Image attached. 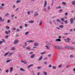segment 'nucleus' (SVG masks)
<instances>
[{
	"mask_svg": "<svg viewBox=\"0 0 75 75\" xmlns=\"http://www.w3.org/2000/svg\"><path fill=\"white\" fill-rule=\"evenodd\" d=\"M3 43V41H0V44H1Z\"/></svg>",
	"mask_w": 75,
	"mask_h": 75,
	"instance_id": "nucleus-52",
	"label": "nucleus"
},
{
	"mask_svg": "<svg viewBox=\"0 0 75 75\" xmlns=\"http://www.w3.org/2000/svg\"><path fill=\"white\" fill-rule=\"evenodd\" d=\"M67 40H68V41H70L71 40V39L69 38H67Z\"/></svg>",
	"mask_w": 75,
	"mask_h": 75,
	"instance_id": "nucleus-35",
	"label": "nucleus"
},
{
	"mask_svg": "<svg viewBox=\"0 0 75 75\" xmlns=\"http://www.w3.org/2000/svg\"><path fill=\"white\" fill-rule=\"evenodd\" d=\"M44 75H46L47 74V73L46 72H44Z\"/></svg>",
	"mask_w": 75,
	"mask_h": 75,
	"instance_id": "nucleus-45",
	"label": "nucleus"
},
{
	"mask_svg": "<svg viewBox=\"0 0 75 75\" xmlns=\"http://www.w3.org/2000/svg\"><path fill=\"white\" fill-rule=\"evenodd\" d=\"M34 54H32L31 55V58H34Z\"/></svg>",
	"mask_w": 75,
	"mask_h": 75,
	"instance_id": "nucleus-20",
	"label": "nucleus"
},
{
	"mask_svg": "<svg viewBox=\"0 0 75 75\" xmlns=\"http://www.w3.org/2000/svg\"><path fill=\"white\" fill-rule=\"evenodd\" d=\"M1 6H4V4H1Z\"/></svg>",
	"mask_w": 75,
	"mask_h": 75,
	"instance_id": "nucleus-62",
	"label": "nucleus"
},
{
	"mask_svg": "<svg viewBox=\"0 0 75 75\" xmlns=\"http://www.w3.org/2000/svg\"><path fill=\"white\" fill-rule=\"evenodd\" d=\"M56 41H61V39H58L56 40Z\"/></svg>",
	"mask_w": 75,
	"mask_h": 75,
	"instance_id": "nucleus-21",
	"label": "nucleus"
},
{
	"mask_svg": "<svg viewBox=\"0 0 75 75\" xmlns=\"http://www.w3.org/2000/svg\"><path fill=\"white\" fill-rule=\"evenodd\" d=\"M13 30H16V28H14L13 29Z\"/></svg>",
	"mask_w": 75,
	"mask_h": 75,
	"instance_id": "nucleus-64",
	"label": "nucleus"
},
{
	"mask_svg": "<svg viewBox=\"0 0 75 75\" xmlns=\"http://www.w3.org/2000/svg\"><path fill=\"white\" fill-rule=\"evenodd\" d=\"M64 20H65V19L64 18H61V21H63Z\"/></svg>",
	"mask_w": 75,
	"mask_h": 75,
	"instance_id": "nucleus-26",
	"label": "nucleus"
},
{
	"mask_svg": "<svg viewBox=\"0 0 75 75\" xmlns=\"http://www.w3.org/2000/svg\"><path fill=\"white\" fill-rule=\"evenodd\" d=\"M24 25H25V27H27V24H24Z\"/></svg>",
	"mask_w": 75,
	"mask_h": 75,
	"instance_id": "nucleus-54",
	"label": "nucleus"
},
{
	"mask_svg": "<svg viewBox=\"0 0 75 75\" xmlns=\"http://www.w3.org/2000/svg\"><path fill=\"white\" fill-rule=\"evenodd\" d=\"M18 40H15L14 42V43L15 44H17V43H18Z\"/></svg>",
	"mask_w": 75,
	"mask_h": 75,
	"instance_id": "nucleus-6",
	"label": "nucleus"
},
{
	"mask_svg": "<svg viewBox=\"0 0 75 75\" xmlns=\"http://www.w3.org/2000/svg\"><path fill=\"white\" fill-rule=\"evenodd\" d=\"M64 48H66L67 49H74V47H72L65 46Z\"/></svg>",
	"mask_w": 75,
	"mask_h": 75,
	"instance_id": "nucleus-2",
	"label": "nucleus"
},
{
	"mask_svg": "<svg viewBox=\"0 0 75 75\" xmlns=\"http://www.w3.org/2000/svg\"><path fill=\"white\" fill-rule=\"evenodd\" d=\"M20 1H21L20 0H18L16 1V3L18 4V3H20Z\"/></svg>",
	"mask_w": 75,
	"mask_h": 75,
	"instance_id": "nucleus-28",
	"label": "nucleus"
},
{
	"mask_svg": "<svg viewBox=\"0 0 75 75\" xmlns=\"http://www.w3.org/2000/svg\"><path fill=\"white\" fill-rule=\"evenodd\" d=\"M3 42H5V40H4V39H2V41Z\"/></svg>",
	"mask_w": 75,
	"mask_h": 75,
	"instance_id": "nucleus-44",
	"label": "nucleus"
},
{
	"mask_svg": "<svg viewBox=\"0 0 75 75\" xmlns=\"http://www.w3.org/2000/svg\"><path fill=\"white\" fill-rule=\"evenodd\" d=\"M62 4H63L64 5H65L66 4H65V3L64 2H62Z\"/></svg>",
	"mask_w": 75,
	"mask_h": 75,
	"instance_id": "nucleus-42",
	"label": "nucleus"
},
{
	"mask_svg": "<svg viewBox=\"0 0 75 75\" xmlns=\"http://www.w3.org/2000/svg\"><path fill=\"white\" fill-rule=\"evenodd\" d=\"M34 22V21L33 20H31L28 21V23H33Z\"/></svg>",
	"mask_w": 75,
	"mask_h": 75,
	"instance_id": "nucleus-10",
	"label": "nucleus"
},
{
	"mask_svg": "<svg viewBox=\"0 0 75 75\" xmlns=\"http://www.w3.org/2000/svg\"><path fill=\"white\" fill-rule=\"evenodd\" d=\"M58 8H59V9H61V6H59Z\"/></svg>",
	"mask_w": 75,
	"mask_h": 75,
	"instance_id": "nucleus-47",
	"label": "nucleus"
},
{
	"mask_svg": "<svg viewBox=\"0 0 75 75\" xmlns=\"http://www.w3.org/2000/svg\"><path fill=\"white\" fill-rule=\"evenodd\" d=\"M47 1H45L44 6V7H46V6H47Z\"/></svg>",
	"mask_w": 75,
	"mask_h": 75,
	"instance_id": "nucleus-4",
	"label": "nucleus"
},
{
	"mask_svg": "<svg viewBox=\"0 0 75 75\" xmlns=\"http://www.w3.org/2000/svg\"><path fill=\"white\" fill-rule=\"evenodd\" d=\"M27 14L29 15V14H30V11H28L27 12Z\"/></svg>",
	"mask_w": 75,
	"mask_h": 75,
	"instance_id": "nucleus-30",
	"label": "nucleus"
},
{
	"mask_svg": "<svg viewBox=\"0 0 75 75\" xmlns=\"http://www.w3.org/2000/svg\"><path fill=\"white\" fill-rule=\"evenodd\" d=\"M64 22L65 23V24H68V22L67 21H64Z\"/></svg>",
	"mask_w": 75,
	"mask_h": 75,
	"instance_id": "nucleus-31",
	"label": "nucleus"
},
{
	"mask_svg": "<svg viewBox=\"0 0 75 75\" xmlns=\"http://www.w3.org/2000/svg\"><path fill=\"white\" fill-rule=\"evenodd\" d=\"M11 50H13V51H14L15 50V48L14 47H11Z\"/></svg>",
	"mask_w": 75,
	"mask_h": 75,
	"instance_id": "nucleus-17",
	"label": "nucleus"
},
{
	"mask_svg": "<svg viewBox=\"0 0 75 75\" xmlns=\"http://www.w3.org/2000/svg\"><path fill=\"white\" fill-rule=\"evenodd\" d=\"M5 33L6 34H8V31H5Z\"/></svg>",
	"mask_w": 75,
	"mask_h": 75,
	"instance_id": "nucleus-48",
	"label": "nucleus"
},
{
	"mask_svg": "<svg viewBox=\"0 0 75 75\" xmlns=\"http://www.w3.org/2000/svg\"><path fill=\"white\" fill-rule=\"evenodd\" d=\"M42 59V56H41L40 57V58H39V60H41V59Z\"/></svg>",
	"mask_w": 75,
	"mask_h": 75,
	"instance_id": "nucleus-23",
	"label": "nucleus"
},
{
	"mask_svg": "<svg viewBox=\"0 0 75 75\" xmlns=\"http://www.w3.org/2000/svg\"><path fill=\"white\" fill-rule=\"evenodd\" d=\"M13 54V53H11L9 54L8 56H11V55H12Z\"/></svg>",
	"mask_w": 75,
	"mask_h": 75,
	"instance_id": "nucleus-29",
	"label": "nucleus"
},
{
	"mask_svg": "<svg viewBox=\"0 0 75 75\" xmlns=\"http://www.w3.org/2000/svg\"><path fill=\"white\" fill-rule=\"evenodd\" d=\"M52 68L55 69H56V67L54 66Z\"/></svg>",
	"mask_w": 75,
	"mask_h": 75,
	"instance_id": "nucleus-41",
	"label": "nucleus"
},
{
	"mask_svg": "<svg viewBox=\"0 0 75 75\" xmlns=\"http://www.w3.org/2000/svg\"><path fill=\"white\" fill-rule=\"evenodd\" d=\"M35 46V47H37V46H38V43H35L34 44Z\"/></svg>",
	"mask_w": 75,
	"mask_h": 75,
	"instance_id": "nucleus-19",
	"label": "nucleus"
},
{
	"mask_svg": "<svg viewBox=\"0 0 75 75\" xmlns=\"http://www.w3.org/2000/svg\"><path fill=\"white\" fill-rule=\"evenodd\" d=\"M64 35H67L68 34V33H64Z\"/></svg>",
	"mask_w": 75,
	"mask_h": 75,
	"instance_id": "nucleus-53",
	"label": "nucleus"
},
{
	"mask_svg": "<svg viewBox=\"0 0 75 75\" xmlns=\"http://www.w3.org/2000/svg\"><path fill=\"white\" fill-rule=\"evenodd\" d=\"M42 24V22H40L39 24V25H41Z\"/></svg>",
	"mask_w": 75,
	"mask_h": 75,
	"instance_id": "nucleus-55",
	"label": "nucleus"
},
{
	"mask_svg": "<svg viewBox=\"0 0 75 75\" xmlns=\"http://www.w3.org/2000/svg\"><path fill=\"white\" fill-rule=\"evenodd\" d=\"M19 31H20V30L17 29L16 30V31L18 32Z\"/></svg>",
	"mask_w": 75,
	"mask_h": 75,
	"instance_id": "nucleus-57",
	"label": "nucleus"
},
{
	"mask_svg": "<svg viewBox=\"0 0 75 75\" xmlns=\"http://www.w3.org/2000/svg\"><path fill=\"white\" fill-rule=\"evenodd\" d=\"M27 42H34V41L33 40H28L27 41Z\"/></svg>",
	"mask_w": 75,
	"mask_h": 75,
	"instance_id": "nucleus-12",
	"label": "nucleus"
},
{
	"mask_svg": "<svg viewBox=\"0 0 75 75\" xmlns=\"http://www.w3.org/2000/svg\"><path fill=\"white\" fill-rule=\"evenodd\" d=\"M0 8H1V9H3V8L2 6H0Z\"/></svg>",
	"mask_w": 75,
	"mask_h": 75,
	"instance_id": "nucleus-58",
	"label": "nucleus"
},
{
	"mask_svg": "<svg viewBox=\"0 0 75 75\" xmlns=\"http://www.w3.org/2000/svg\"><path fill=\"white\" fill-rule=\"evenodd\" d=\"M27 46V42H25V44L24 46H23V47H24V48H25V47Z\"/></svg>",
	"mask_w": 75,
	"mask_h": 75,
	"instance_id": "nucleus-8",
	"label": "nucleus"
},
{
	"mask_svg": "<svg viewBox=\"0 0 75 75\" xmlns=\"http://www.w3.org/2000/svg\"><path fill=\"white\" fill-rule=\"evenodd\" d=\"M57 21H58V22H59V23L60 22V20H59V19H57Z\"/></svg>",
	"mask_w": 75,
	"mask_h": 75,
	"instance_id": "nucleus-51",
	"label": "nucleus"
},
{
	"mask_svg": "<svg viewBox=\"0 0 75 75\" xmlns=\"http://www.w3.org/2000/svg\"><path fill=\"white\" fill-rule=\"evenodd\" d=\"M49 68H51V65H50L49 66Z\"/></svg>",
	"mask_w": 75,
	"mask_h": 75,
	"instance_id": "nucleus-59",
	"label": "nucleus"
},
{
	"mask_svg": "<svg viewBox=\"0 0 75 75\" xmlns=\"http://www.w3.org/2000/svg\"><path fill=\"white\" fill-rule=\"evenodd\" d=\"M55 48H57V49H59L60 50H62V47H61L59 46H54Z\"/></svg>",
	"mask_w": 75,
	"mask_h": 75,
	"instance_id": "nucleus-1",
	"label": "nucleus"
},
{
	"mask_svg": "<svg viewBox=\"0 0 75 75\" xmlns=\"http://www.w3.org/2000/svg\"><path fill=\"white\" fill-rule=\"evenodd\" d=\"M71 4L73 5H75V1H73L71 2Z\"/></svg>",
	"mask_w": 75,
	"mask_h": 75,
	"instance_id": "nucleus-16",
	"label": "nucleus"
},
{
	"mask_svg": "<svg viewBox=\"0 0 75 75\" xmlns=\"http://www.w3.org/2000/svg\"><path fill=\"white\" fill-rule=\"evenodd\" d=\"M46 44L47 45H48L49 47H50V46H51V44H50V43H48L47 42H46Z\"/></svg>",
	"mask_w": 75,
	"mask_h": 75,
	"instance_id": "nucleus-11",
	"label": "nucleus"
},
{
	"mask_svg": "<svg viewBox=\"0 0 75 75\" xmlns=\"http://www.w3.org/2000/svg\"><path fill=\"white\" fill-rule=\"evenodd\" d=\"M26 50H30L31 49V48L30 47H28L26 48Z\"/></svg>",
	"mask_w": 75,
	"mask_h": 75,
	"instance_id": "nucleus-22",
	"label": "nucleus"
},
{
	"mask_svg": "<svg viewBox=\"0 0 75 75\" xmlns=\"http://www.w3.org/2000/svg\"><path fill=\"white\" fill-rule=\"evenodd\" d=\"M37 69H41V68L40 67H38L37 68Z\"/></svg>",
	"mask_w": 75,
	"mask_h": 75,
	"instance_id": "nucleus-46",
	"label": "nucleus"
},
{
	"mask_svg": "<svg viewBox=\"0 0 75 75\" xmlns=\"http://www.w3.org/2000/svg\"><path fill=\"white\" fill-rule=\"evenodd\" d=\"M70 23L71 24H73V23H74V19H73V18H70Z\"/></svg>",
	"mask_w": 75,
	"mask_h": 75,
	"instance_id": "nucleus-3",
	"label": "nucleus"
},
{
	"mask_svg": "<svg viewBox=\"0 0 75 75\" xmlns=\"http://www.w3.org/2000/svg\"><path fill=\"white\" fill-rule=\"evenodd\" d=\"M8 15H9V14L8 13H7L6 14V17H7V16H8Z\"/></svg>",
	"mask_w": 75,
	"mask_h": 75,
	"instance_id": "nucleus-38",
	"label": "nucleus"
},
{
	"mask_svg": "<svg viewBox=\"0 0 75 75\" xmlns=\"http://www.w3.org/2000/svg\"><path fill=\"white\" fill-rule=\"evenodd\" d=\"M46 53L45 52H43L42 53H40L41 55H43V54H45Z\"/></svg>",
	"mask_w": 75,
	"mask_h": 75,
	"instance_id": "nucleus-24",
	"label": "nucleus"
},
{
	"mask_svg": "<svg viewBox=\"0 0 75 75\" xmlns=\"http://www.w3.org/2000/svg\"><path fill=\"white\" fill-rule=\"evenodd\" d=\"M70 58H73V57H74V56L72 55H71L70 56Z\"/></svg>",
	"mask_w": 75,
	"mask_h": 75,
	"instance_id": "nucleus-34",
	"label": "nucleus"
},
{
	"mask_svg": "<svg viewBox=\"0 0 75 75\" xmlns=\"http://www.w3.org/2000/svg\"><path fill=\"white\" fill-rule=\"evenodd\" d=\"M49 21L50 24H52V21H51V20H50V21Z\"/></svg>",
	"mask_w": 75,
	"mask_h": 75,
	"instance_id": "nucleus-36",
	"label": "nucleus"
},
{
	"mask_svg": "<svg viewBox=\"0 0 75 75\" xmlns=\"http://www.w3.org/2000/svg\"><path fill=\"white\" fill-rule=\"evenodd\" d=\"M59 27L60 28H62L64 27V26H63V25H61L59 26Z\"/></svg>",
	"mask_w": 75,
	"mask_h": 75,
	"instance_id": "nucleus-25",
	"label": "nucleus"
},
{
	"mask_svg": "<svg viewBox=\"0 0 75 75\" xmlns=\"http://www.w3.org/2000/svg\"><path fill=\"white\" fill-rule=\"evenodd\" d=\"M33 54V52H30V53L29 54H30V55H31V54Z\"/></svg>",
	"mask_w": 75,
	"mask_h": 75,
	"instance_id": "nucleus-63",
	"label": "nucleus"
},
{
	"mask_svg": "<svg viewBox=\"0 0 75 75\" xmlns=\"http://www.w3.org/2000/svg\"><path fill=\"white\" fill-rule=\"evenodd\" d=\"M47 9H48V10H50V6H48L47 7Z\"/></svg>",
	"mask_w": 75,
	"mask_h": 75,
	"instance_id": "nucleus-49",
	"label": "nucleus"
},
{
	"mask_svg": "<svg viewBox=\"0 0 75 75\" xmlns=\"http://www.w3.org/2000/svg\"><path fill=\"white\" fill-rule=\"evenodd\" d=\"M64 15L66 16H67V15H68V12H66V13H64Z\"/></svg>",
	"mask_w": 75,
	"mask_h": 75,
	"instance_id": "nucleus-33",
	"label": "nucleus"
},
{
	"mask_svg": "<svg viewBox=\"0 0 75 75\" xmlns=\"http://www.w3.org/2000/svg\"><path fill=\"white\" fill-rule=\"evenodd\" d=\"M57 28V30H59V29H60V28L59 27L57 28Z\"/></svg>",
	"mask_w": 75,
	"mask_h": 75,
	"instance_id": "nucleus-61",
	"label": "nucleus"
},
{
	"mask_svg": "<svg viewBox=\"0 0 75 75\" xmlns=\"http://www.w3.org/2000/svg\"><path fill=\"white\" fill-rule=\"evenodd\" d=\"M6 73H8V70H6Z\"/></svg>",
	"mask_w": 75,
	"mask_h": 75,
	"instance_id": "nucleus-50",
	"label": "nucleus"
},
{
	"mask_svg": "<svg viewBox=\"0 0 75 75\" xmlns=\"http://www.w3.org/2000/svg\"><path fill=\"white\" fill-rule=\"evenodd\" d=\"M29 34V32L27 31V32H26V33H25V35H28V34Z\"/></svg>",
	"mask_w": 75,
	"mask_h": 75,
	"instance_id": "nucleus-15",
	"label": "nucleus"
},
{
	"mask_svg": "<svg viewBox=\"0 0 75 75\" xmlns=\"http://www.w3.org/2000/svg\"><path fill=\"white\" fill-rule=\"evenodd\" d=\"M11 16V17H14V14H12Z\"/></svg>",
	"mask_w": 75,
	"mask_h": 75,
	"instance_id": "nucleus-60",
	"label": "nucleus"
},
{
	"mask_svg": "<svg viewBox=\"0 0 75 75\" xmlns=\"http://www.w3.org/2000/svg\"><path fill=\"white\" fill-rule=\"evenodd\" d=\"M20 70L21 71H25V70L23 69L22 68H20Z\"/></svg>",
	"mask_w": 75,
	"mask_h": 75,
	"instance_id": "nucleus-18",
	"label": "nucleus"
},
{
	"mask_svg": "<svg viewBox=\"0 0 75 75\" xmlns=\"http://www.w3.org/2000/svg\"><path fill=\"white\" fill-rule=\"evenodd\" d=\"M11 61V60H8L6 61V62H10Z\"/></svg>",
	"mask_w": 75,
	"mask_h": 75,
	"instance_id": "nucleus-40",
	"label": "nucleus"
},
{
	"mask_svg": "<svg viewBox=\"0 0 75 75\" xmlns=\"http://www.w3.org/2000/svg\"><path fill=\"white\" fill-rule=\"evenodd\" d=\"M6 29H9L10 28V27H9L8 26H7L6 27Z\"/></svg>",
	"mask_w": 75,
	"mask_h": 75,
	"instance_id": "nucleus-37",
	"label": "nucleus"
},
{
	"mask_svg": "<svg viewBox=\"0 0 75 75\" xmlns=\"http://www.w3.org/2000/svg\"><path fill=\"white\" fill-rule=\"evenodd\" d=\"M31 67H33V64H31V65H28V69H29V68H30Z\"/></svg>",
	"mask_w": 75,
	"mask_h": 75,
	"instance_id": "nucleus-9",
	"label": "nucleus"
},
{
	"mask_svg": "<svg viewBox=\"0 0 75 75\" xmlns=\"http://www.w3.org/2000/svg\"><path fill=\"white\" fill-rule=\"evenodd\" d=\"M44 64H45V65H47V63L45 62H44Z\"/></svg>",
	"mask_w": 75,
	"mask_h": 75,
	"instance_id": "nucleus-43",
	"label": "nucleus"
},
{
	"mask_svg": "<svg viewBox=\"0 0 75 75\" xmlns=\"http://www.w3.org/2000/svg\"><path fill=\"white\" fill-rule=\"evenodd\" d=\"M22 62H23V64H27V62H24L23 61H21Z\"/></svg>",
	"mask_w": 75,
	"mask_h": 75,
	"instance_id": "nucleus-27",
	"label": "nucleus"
},
{
	"mask_svg": "<svg viewBox=\"0 0 75 75\" xmlns=\"http://www.w3.org/2000/svg\"><path fill=\"white\" fill-rule=\"evenodd\" d=\"M10 52H8L6 53L4 55V57H6V56H7V55H8V54L10 53Z\"/></svg>",
	"mask_w": 75,
	"mask_h": 75,
	"instance_id": "nucleus-7",
	"label": "nucleus"
},
{
	"mask_svg": "<svg viewBox=\"0 0 75 75\" xmlns=\"http://www.w3.org/2000/svg\"><path fill=\"white\" fill-rule=\"evenodd\" d=\"M4 19H3L2 17H0V21H4Z\"/></svg>",
	"mask_w": 75,
	"mask_h": 75,
	"instance_id": "nucleus-13",
	"label": "nucleus"
},
{
	"mask_svg": "<svg viewBox=\"0 0 75 75\" xmlns=\"http://www.w3.org/2000/svg\"><path fill=\"white\" fill-rule=\"evenodd\" d=\"M45 47H46V49H48L49 48L48 46H46Z\"/></svg>",
	"mask_w": 75,
	"mask_h": 75,
	"instance_id": "nucleus-39",
	"label": "nucleus"
},
{
	"mask_svg": "<svg viewBox=\"0 0 75 75\" xmlns=\"http://www.w3.org/2000/svg\"><path fill=\"white\" fill-rule=\"evenodd\" d=\"M62 64H60V65L58 66V67H59V68H61V67H62Z\"/></svg>",
	"mask_w": 75,
	"mask_h": 75,
	"instance_id": "nucleus-32",
	"label": "nucleus"
},
{
	"mask_svg": "<svg viewBox=\"0 0 75 75\" xmlns=\"http://www.w3.org/2000/svg\"><path fill=\"white\" fill-rule=\"evenodd\" d=\"M38 13L36 11L35 12V13L34 14V16H38Z\"/></svg>",
	"mask_w": 75,
	"mask_h": 75,
	"instance_id": "nucleus-5",
	"label": "nucleus"
},
{
	"mask_svg": "<svg viewBox=\"0 0 75 75\" xmlns=\"http://www.w3.org/2000/svg\"><path fill=\"white\" fill-rule=\"evenodd\" d=\"M13 69V67H11L10 68V72H12Z\"/></svg>",
	"mask_w": 75,
	"mask_h": 75,
	"instance_id": "nucleus-14",
	"label": "nucleus"
},
{
	"mask_svg": "<svg viewBox=\"0 0 75 75\" xmlns=\"http://www.w3.org/2000/svg\"><path fill=\"white\" fill-rule=\"evenodd\" d=\"M8 37V36L7 35L5 37V38H7Z\"/></svg>",
	"mask_w": 75,
	"mask_h": 75,
	"instance_id": "nucleus-56",
	"label": "nucleus"
}]
</instances>
